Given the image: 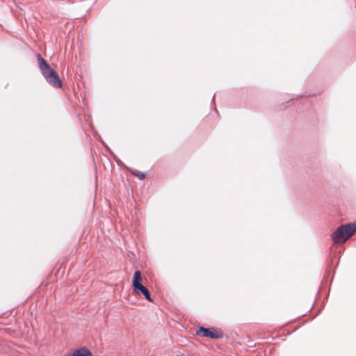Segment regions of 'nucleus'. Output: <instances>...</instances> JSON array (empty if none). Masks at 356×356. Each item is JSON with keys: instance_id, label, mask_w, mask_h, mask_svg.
<instances>
[{"instance_id": "obj_1", "label": "nucleus", "mask_w": 356, "mask_h": 356, "mask_svg": "<svg viewBox=\"0 0 356 356\" xmlns=\"http://www.w3.org/2000/svg\"><path fill=\"white\" fill-rule=\"evenodd\" d=\"M37 57L39 61V67L47 81L55 88H61L62 82L58 74L40 54Z\"/></svg>"}, {"instance_id": "obj_5", "label": "nucleus", "mask_w": 356, "mask_h": 356, "mask_svg": "<svg viewBox=\"0 0 356 356\" xmlns=\"http://www.w3.org/2000/svg\"><path fill=\"white\" fill-rule=\"evenodd\" d=\"M91 352L86 348L75 350L72 355L68 356H91Z\"/></svg>"}, {"instance_id": "obj_4", "label": "nucleus", "mask_w": 356, "mask_h": 356, "mask_svg": "<svg viewBox=\"0 0 356 356\" xmlns=\"http://www.w3.org/2000/svg\"><path fill=\"white\" fill-rule=\"evenodd\" d=\"M196 334L202 335L204 337H210L211 339H221L223 337V334L221 331H216L215 328L211 329L200 327L196 331Z\"/></svg>"}, {"instance_id": "obj_3", "label": "nucleus", "mask_w": 356, "mask_h": 356, "mask_svg": "<svg viewBox=\"0 0 356 356\" xmlns=\"http://www.w3.org/2000/svg\"><path fill=\"white\" fill-rule=\"evenodd\" d=\"M142 275L140 270H136L134 274L133 280H132V287L136 293L142 294L145 297V299L149 300V302H152V299L151 298V295L148 289L142 284Z\"/></svg>"}, {"instance_id": "obj_2", "label": "nucleus", "mask_w": 356, "mask_h": 356, "mask_svg": "<svg viewBox=\"0 0 356 356\" xmlns=\"http://www.w3.org/2000/svg\"><path fill=\"white\" fill-rule=\"evenodd\" d=\"M356 232V223H348L339 226L332 234L334 243L346 241Z\"/></svg>"}, {"instance_id": "obj_6", "label": "nucleus", "mask_w": 356, "mask_h": 356, "mask_svg": "<svg viewBox=\"0 0 356 356\" xmlns=\"http://www.w3.org/2000/svg\"><path fill=\"white\" fill-rule=\"evenodd\" d=\"M131 172L135 177H138L140 180L144 179L146 176L145 173L136 170H133Z\"/></svg>"}]
</instances>
